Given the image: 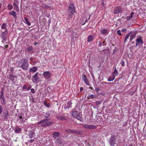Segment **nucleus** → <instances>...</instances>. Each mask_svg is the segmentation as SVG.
<instances>
[{
  "label": "nucleus",
  "mask_w": 146,
  "mask_h": 146,
  "mask_svg": "<svg viewBox=\"0 0 146 146\" xmlns=\"http://www.w3.org/2000/svg\"><path fill=\"white\" fill-rule=\"evenodd\" d=\"M18 66L24 70H27L29 68V63L28 60L25 59L21 60L18 64Z\"/></svg>",
  "instance_id": "1"
},
{
  "label": "nucleus",
  "mask_w": 146,
  "mask_h": 146,
  "mask_svg": "<svg viewBox=\"0 0 146 146\" xmlns=\"http://www.w3.org/2000/svg\"><path fill=\"white\" fill-rule=\"evenodd\" d=\"M75 12V9L74 5L73 4L71 3L70 5L69 9L68 11V15L69 16H70L71 15H72Z\"/></svg>",
  "instance_id": "2"
},
{
  "label": "nucleus",
  "mask_w": 146,
  "mask_h": 146,
  "mask_svg": "<svg viewBox=\"0 0 146 146\" xmlns=\"http://www.w3.org/2000/svg\"><path fill=\"white\" fill-rule=\"evenodd\" d=\"M38 73L37 72L32 76V80L33 83H37L38 82L39 78L38 77Z\"/></svg>",
  "instance_id": "3"
},
{
  "label": "nucleus",
  "mask_w": 146,
  "mask_h": 146,
  "mask_svg": "<svg viewBox=\"0 0 146 146\" xmlns=\"http://www.w3.org/2000/svg\"><path fill=\"white\" fill-rule=\"evenodd\" d=\"M44 77L46 79H49L51 77V73L49 71L44 72L43 74Z\"/></svg>",
  "instance_id": "4"
},
{
  "label": "nucleus",
  "mask_w": 146,
  "mask_h": 146,
  "mask_svg": "<svg viewBox=\"0 0 146 146\" xmlns=\"http://www.w3.org/2000/svg\"><path fill=\"white\" fill-rule=\"evenodd\" d=\"M72 115L74 117L80 120V119L81 117L80 115L77 111H73L72 112Z\"/></svg>",
  "instance_id": "5"
},
{
  "label": "nucleus",
  "mask_w": 146,
  "mask_h": 146,
  "mask_svg": "<svg viewBox=\"0 0 146 146\" xmlns=\"http://www.w3.org/2000/svg\"><path fill=\"white\" fill-rule=\"evenodd\" d=\"M143 43L141 36H139L136 40V45L137 46L139 43L142 44Z\"/></svg>",
  "instance_id": "6"
},
{
  "label": "nucleus",
  "mask_w": 146,
  "mask_h": 146,
  "mask_svg": "<svg viewBox=\"0 0 146 146\" xmlns=\"http://www.w3.org/2000/svg\"><path fill=\"white\" fill-rule=\"evenodd\" d=\"M129 33H131V34L130 35V41H131L135 37L136 35V33L135 32L133 33L131 32H130Z\"/></svg>",
  "instance_id": "7"
},
{
  "label": "nucleus",
  "mask_w": 146,
  "mask_h": 146,
  "mask_svg": "<svg viewBox=\"0 0 146 146\" xmlns=\"http://www.w3.org/2000/svg\"><path fill=\"white\" fill-rule=\"evenodd\" d=\"M84 127L86 129H94L95 127L91 125H84Z\"/></svg>",
  "instance_id": "8"
},
{
  "label": "nucleus",
  "mask_w": 146,
  "mask_h": 146,
  "mask_svg": "<svg viewBox=\"0 0 146 146\" xmlns=\"http://www.w3.org/2000/svg\"><path fill=\"white\" fill-rule=\"evenodd\" d=\"M121 11V9L120 7H117L115 8L114 13L115 14H117L119 13Z\"/></svg>",
  "instance_id": "9"
},
{
  "label": "nucleus",
  "mask_w": 146,
  "mask_h": 146,
  "mask_svg": "<svg viewBox=\"0 0 146 146\" xmlns=\"http://www.w3.org/2000/svg\"><path fill=\"white\" fill-rule=\"evenodd\" d=\"M110 143L111 146H113L115 144V140L113 137L111 138L110 141Z\"/></svg>",
  "instance_id": "10"
},
{
  "label": "nucleus",
  "mask_w": 146,
  "mask_h": 146,
  "mask_svg": "<svg viewBox=\"0 0 146 146\" xmlns=\"http://www.w3.org/2000/svg\"><path fill=\"white\" fill-rule=\"evenodd\" d=\"M82 80L84 81L86 85H89V82L86 78V76L84 75H82Z\"/></svg>",
  "instance_id": "11"
},
{
  "label": "nucleus",
  "mask_w": 146,
  "mask_h": 146,
  "mask_svg": "<svg viewBox=\"0 0 146 146\" xmlns=\"http://www.w3.org/2000/svg\"><path fill=\"white\" fill-rule=\"evenodd\" d=\"M52 122H48L42 124L41 125V127H45L51 125Z\"/></svg>",
  "instance_id": "12"
},
{
  "label": "nucleus",
  "mask_w": 146,
  "mask_h": 146,
  "mask_svg": "<svg viewBox=\"0 0 146 146\" xmlns=\"http://www.w3.org/2000/svg\"><path fill=\"white\" fill-rule=\"evenodd\" d=\"M38 69L37 67L35 66H33L32 68H30L29 70V71L30 72H35Z\"/></svg>",
  "instance_id": "13"
},
{
  "label": "nucleus",
  "mask_w": 146,
  "mask_h": 146,
  "mask_svg": "<svg viewBox=\"0 0 146 146\" xmlns=\"http://www.w3.org/2000/svg\"><path fill=\"white\" fill-rule=\"evenodd\" d=\"M115 76L113 74H112V75L110 77L108 80V81H113L115 78Z\"/></svg>",
  "instance_id": "14"
},
{
  "label": "nucleus",
  "mask_w": 146,
  "mask_h": 146,
  "mask_svg": "<svg viewBox=\"0 0 146 146\" xmlns=\"http://www.w3.org/2000/svg\"><path fill=\"white\" fill-rule=\"evenodd\" d=\"M48 121V119L46 118L45 119H44L43 120H42L41 121L38 122L37 123L38 125H40L44 122H46Z\"/></svg>",
  "instance_id": "15"
},
{
  "label": "nucleus",
  "mask_w": 146,
  "mask_h": 146,
  "mask_svg": "<svg viewBox=\"0 0 146 146\" xmlns=\"http://www.w3.org/2000/svg\"><path fill=\"white\" fill-rule=\"evenodd\" d=\"M134 14V13L133 12H131L130 14V15L129 17H127V20L129 21L133 17V15Z\"/></svg>",
  "instance_id": "16"
},
{
  "label": "nucleus",
  "mask_w": 146,
  "mask_h": 146,
  "mask_svg": "<svg viewBox=\"0 0 146 146\" xmlns=\"http://www.w3.org/2000/svg\"><path fill=\"white\" fill-rule=\"evenodd\" d=\"M131 34V33H129L125 36V39L124 40V42L125 43L127 40L129 38Z\"/></svg>",
  "instance_id": "17"
},
{
  "label": "nucleus",
  "mask_w": 146,
  "mask_h": 146,
  "mask_svg": "<svg viewBox=\"0 0 146 146\" xmlns=\"http://www.w3.org/2000/svg\"><path fill=\"white\" fill-rule=\"evenodd\" d=\"M21 131V129L18 127H17L15 129V131L17 133H20Z\"/></svg>",
  "instance_id": "18"
},
{
  "label": "nucleus",
  "mask_w": 146,
  "mask_h": 146,
  "mask_svg": "<svg viewBox=\"0 0 146 146\" xmlns=\"http://www.w3.org/2000/svg\"><path fill=\"white\" fill-rule=\"evenodd\" d=\"M93 39V36L92 35H90L88 37L87 41L88 42H90Z\"/></svg>",
  "instance_id": "19"
},
{
  "label": "nucleus",
  "mask_w": 146,
  "mask_h": 146,
  "mask_svg": "<svg viewBox=\"0 0 146 146\" xmlns=\"http://www.w3.org/2000/svg\"><path fill=\"white\" fill-rule=\"evenodd\" d=\"M11 15H13L14 17L16 18V12L15 11H12L11 13Z\"/></svg>",
  "instance_id": "20"
},
{
  "label": "nucleus",
  "mask_w": 146,
  "mask_h": 146,
  "mask_svg": "<svg viewBox=\"0 0 146 146\" xmlns=\"http://www.w3.org/2000/svg\"><path fill=\"white\" fill-rule=\"evenodd\" d=\"M25 20L26 23L29 26L31 25V24L30 23L28 22V19L27 18H25Z\"/></svg>",
  "instance_id": "21"
},
{
  "label": "nucleus",
  "mask_w": 146,
  "mask_h": 146,
  "mask_svg": "<svg viewBox=\"0 0 146 146\" xmlns=\"http://www.w3.org/2000/svg\"><path fill=\"white\" fill-rule=\"evenodd\" d=\"M27 51L29 52L32 51L33 50V48L32 46L29 47L27 49Z\"/></svg>",
  "instance_id": "22"
},
{
  "label": "nucleus",
  "mask_w": 146,
  "mask_h": 146,
  "mask_svg": "<svg viewBox=\"0 0 146 146\" xmlns=\"http://www.w3.org/2000/svg\"><path fill=\"white\" fill-rule=\"evenodd\" d=\"M60 134L59 132H55L53 134V135L56 137H58Z\"/></svg>",
  "instance_id": "23"
},
{
  "label": "nucleus",
  "mask_w": 146,
  "mask_h": 146,
  "mask_svg": "<svg viewBox=\"0 0 146 146\" xmlns=\"http://www.w3.org/2000/svg\"><path fill=\"white\" fill-rule=\"evenodd\" d=\"M17 77L16 76H14V75H10V78H11V79H12V81H13L14 80V78H16Z\"/></svg>",
  "instance_id": "24"
},
{
  "label": "nucleus",
  "mask_w": 146,
  "mask_h": 146,
  "mask_svg": "<svg viewBox=\"0 0 146 146\" xmlns=\"http://www.w3.org/2000/svg\"><path fill=\"white\" fill-rule=\"evenodd\" d=\"M102 32L103 34H106L107 33V30L106 29H103L102 31Z\"/></svg>",
  "instance_id": "25"
},
{
  "label": "nucleus",
  "mask_w": 146,
  "mask_h": 146,
  "mask_svg": "<svg viewBox=\"0 0 146 146\" xmlns=\"http://www.w3.org/2000/svg\"><path fill=\"white\" fill-rule=\"evenodd\" d=\"M6 25L5 24H2L1 26V29H5L6 28Z\"/></svg>",
  "instance_id": "26"
},
{
  "label": "nucleus",
  "mask_w": 146,
  "mask_h": 146,
  "mask_svg": "<svg viewBox=\"0 0 146 146\" xmlns=\"http://www.w3.org/2000/svg\"><path fill=\"white\" fill-rule=\"evenodd\" d=\"M94 97H95L92 94V95L89 96H88V99H92L93 98H94Z\"/></svg>",
  "instance_id": "27"
},
{
  "label": "nucleus",
  "mask_w": 146,
  "mask_h": 146,
  "mask_svg": "<svg viewBox=\"0 0 146 146\" xmlns=\"http://www.w3.org/2000/svg\"><path fill=\"white\" fill-rule=\"evenodd\" d=\"M113 74L115 76V75L117 76L118 75V72L117 70H116V69H115L114 73L113 74Z\"/></svg>",
  "instance_id": "28"
},
{
  "label": "nucleus",
  "mask_w": 146,
  "mask_h": 146,
  "mask_svg": "<svg viewBox=\"0 0 146 146\" xmlns=\"http://www.w3.org/2000/svg\"><path fill=\"white\" fill-rule=\"evenodd\" d=\"M44 104L47 107L50 106V104H47L46 101H44Z\"/></svg>",
  "instance_id": "29"
},
{
  "label": "nucleus",
  "mask_w": 146,
  "mask_h": 146,
  "mask_svg": "<svg viewBox=\"0 0 146 146\" xmlns=\"http://www.w3.org/2000/svg\"><path fill=\"white\" fill-rule=\"evenodd\" d=\"M120 63L122 66H124L125 62L123 60H121L120 62Z\"/></svg>",
  "instance_id": "30"
},
{
  "label": "nucleus",
  "mask_w": 146,
  "mask_h": 146,
  "mask_svg": "<svg viewBox=\"0 0 146 146\" xmlns=\"http://www.w3.org/2000/svg\"><path fill=\"white\" fill-rule=\"evenodd\" d=\"M59 119L63 120H65L66 119L65 117L63 116L59 117Z\"/></svg>",
  "instance_id": "31"
},
{
  "label": "nucleus",
  "mask_w": 146,
  "mask_h": 146,
  "mask_svg": "<svg viewBox=\"0 0 146 146\" xmlns=\"http://www.w3.org/2000/svg\"><path fill=\"white\" fill-rule=\"evenodd\" d=\"M117 33L119 35H121V31L120 30H118L117 31Z\"/></svg>",
  "instance_id": "32"
},
{
  "label": "nucleus",
  "mask_w": 146,
  "mask_h": 146,
  "mask_svg": "<svg viewBox=\"0 0 146 146\" xmlns=\"http://www.w3.org/2000/svg\"><path fill=\"white\" fill-rule=\"evenodd\" d=\"M101 101H98L97 102L96 104V105H98L100 104L101 103Z\"/></svg>",
  "instance_id": "33"
},
{
  "label": "nucleus",
  "mask_w": 146,
  "mask_h": 146,
  "mask_svg": "<svg viewBox=\"0 0 146 146\" xmlns=\"http://www.w3.org/2000/svg\"><path fill=\"white\" fill-rule=\"evenodd\" d=\"M2 111V107L0 106V114H1Z\"/></svg>",
  "instance_id": "34"
},
{
  "label": "nucleus",
  "mask_w": 146,
  "mask_h": 146,
  "mask_svg": "<svg viewBox=\"0 0 146 146\" xmlns=\"http://www.w3.org/2000/svg\"><path fill=\"white\" fill-rule=\"evenodd\" d=\"M50 115L49 113H46V115H45V117H48Z\"/></svg>",
  "instance_id": "35"
},
{
  "label": "nucleus",
  "mask_w": 146,
  "mask_h": 146,
  "mask_svg": "<svg viewBox=\"0 0 146 146\" xmlns=\"http://www.w3.org/2000/svg\"><path fill=\"white\" fill-rule=\"evenodd\" d=\"M102 7H103V8H105V4H104V2H102Z\"/></svg>",
  "instance_id": "36"
},
{
  "label": "nucleus",
  "mask_w": 146,
  "mask_h": 146,
  "mask_svg": "<svg viewBox=\"0 0 146 146\" xmlns=\"http://www.w3.org/2000/svg\"><path fill=\"white\" fill-rule=\"evenodd\" d=\"M31 92L32 93H33V94L34 93H35V90H34V89H31Z\"/></svg>",
  "instance_id": "37"
},
{
  "label": "nucleus",
  "mask_w": 146,
  "mask_h": 146,
  "mask_svg": "<svg viewBox=\"0 0 146 146\" xmlns=\"http://www.w3.org/2000/svg\"><path fill=\"white\" fill-rule=\"evenodd\" d=\"M26 88H27V87L26 86H23V89H26Z\"/></svg>",
  "instance_id": "38"
},
{
  "label": "nucleus",
  "mask_w": 146,
  "mask_h": 146,
  "mask_svg": "<svg viewBox=\"0 0 146 146\" xmlns=\"http://www.w3.org/2000/svg\"><path fill=\"white\" fill-rule=\"evenodd\" d=\"M102 43H100L99 45H98V46H99V47H101L102 46Z\"/></svg>",
  "instance_id": "39"
},
{
  "label": "nucleus",
  "mask_w": 146,
  "mask_h": 146,
  "mask_svg": "<svg viewBox=\"0 0 146 146\" xmlns=\"http://www.w3.org/2000/svg\"><path fill=\"white\" fill-rule=\"evenodd\" d=\"M19 118L20 119H22V120H23L24 119V117H23L22 116H20L19 117Z\"/></svg>",
  "instance_id": "40"
},
{
  "label": "nucleus",
  "mask_w": 146,
  "mask_h": 146,
  "mask_svg": "<svg viewBox=\"0 0 146 146\" xmlns=\"http://www.w3.org/2000/svg\"><path fill=\"white\" fill-rule=\"evenodd\" d=\"M83 90V88L82 87H81L80 88V91H82Z\"/></svg>",
  "instance_id": "41"
},
{
  "label": "nucleus",
  "mask_w": 146,
  "mask_h": 146,
  "mask_svg": "<svg viewBox=\"0 0 146 146\" xmlns=\"http://www.w3.org/2000/svg\"><path fill=\"white\" fill-rule=\"evenodd\" d=\"M13 7V6L12 5H10V9H11Z\"/></svg>",
  "instance_id": "42"
},
{
  "label": "nucleus",
  "mask_w": 146,
  "mask_h": 146,
  "mask_svg": "<svg viewBox=\"0 0 146 146\" xmlns=\"http://www.w3.org/2000/svg\"><path fill=\"white\" fill-rule=\"evenodd\" d=\"M126 31V30L125 29H124L122 30V31H125V32Z\"/></svg>",
  "instance_id": "43"
},
{
  "label": "nucleus",
  "mask_w": 146,
  "mask_h": 146,
  "mask_svg": "<svg viewBox=\"0 0 146 146\" xmlns=\"http://www.w3.org/2000/svg\"><path fill=\"white\" fill-rule=\"evenodd\" d=\"M7 113V115H5V117H7V116H8V113Z\"/></svg>",
  "instance_id": "44"
},
{
  "label": "nucleus",
  "mask_w": 146,
  "mask_h": 146,
  "mask_svg": "<svg viewBox=\"0 0 146 146\" xmlns=\"http://www.w3.org/2000/svg\"><path fill=\"white\" fill-rule=\"evenodd\" d=\"M13 68H12L11 70V71H13Z\"/></svg>",
  "instance_id": "45"
},
{
  "label": "nucleus",
  "mask_w": 146,
  "mask_h": 146,
  "mask_svg": "<svg viewBox=\"0 0 146 146\" xmlns=\"http://www.w3.org/2000/svg\"><path fill=\"white\" fill-rule=\"evenodd\" d=\"M105 42V41H104L103 42V44H104Z\"/></svg>",
  "instance_id": "46"
},
{
  "label": "nucleus",
  "mask_w": 146,
  "mask_h": 146,
  "mask_svg": "<svg viewBox=\"0 0 146 146\" xmlns=\"http://www.w3.org/2000/svg\"><path fill=\"white\" fill-rule=\"evenodd\" d=\"M1 7V4L0 3V8Z\"/></svg>",
  "instance_id": "47"
},
{
  "label": "nucleus",
  "mask_w": 146,
  "mask_h": 146,
  "mask_svg": "<svg viewBox=\"0 0 146 146\" xmlns=\"http://www.w3.org/2000/svg\"><path fill=\"white\" fill-rule=\"evenodd\" d=\"M9 6V4L8 5V7Z\"/></svg>",
  "instance_id": "48"
},
{
  "label": "nucleus",
  "mask_w": 146,
  "mask_h": 146,
  "mask_svg": "<svg viewBox=\"0 0 146 146\" xmlns=\"http://www.w3.org/2000/svg\"><path fill=\"white\" fill-rule=\"evenodd\" d=\"M129 146H133L132 145H130Z\"/></svg>",
  "instance_id": "49"
},
{
  "label": "nucleus",
  "mask_w": 146,
  "mask_h": 146,
  "mask_svg": "<svg viewBox=\"0 0 146 146\" xmlns=\"http://www.w3.org/2000/svg\"><path fill=\"white\" fill-rule=\"evenodd\" d=\"M30 60H32V59H31V58L30 59Z\"/></svg>",
  "instance_id": "50"
},
{
  "label": "nucleus",
  "mask_w": 146,
  "mask_h": 146,
  "mask_svg": "<svg viewBox=\"0 0 146 146\" xmlns=\"http://www.w3.org/2000/svg\"><path fill=\"white\" fill-rule=\"evenodd\" d=\"M79 134H80V133H78Z\"/></svg>",
  "instance_id": "51"
}]
</instances>
